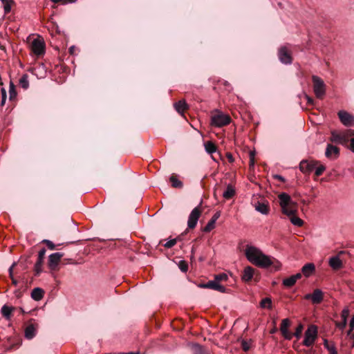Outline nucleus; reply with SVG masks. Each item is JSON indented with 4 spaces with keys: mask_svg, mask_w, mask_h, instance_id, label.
I'll return each mask as SVG.
<instances>
[{
    "mask_svg": "<svg viewBox=\"0 0 354 354\" xmlns=\"http://www.w3.org/2000/svg\"><path fill=\"white\" fill-rule=\"evenodd\" d=\"M248 260L260 268H266L274 264L273 259L263 254L259 248L248 245L245 250Z\"/></svg>",
    "mask_w": 354,
    "mask_h": 354,
    "instance_id": "obj_1",
    "label": "nucleus"
},
{
    "mask_svg": "<svg viewBox=\"0 0 354 354\" xmlns=\"http://www.w3.org/2000/svg\"><path fill=\"white\" fill-rule=\"evenodd\" d=\"M279 205L281 207L282 212L290 216L296 215L297 213V203L293 201L288 194L283 192L279 195Z\"/></svg>",
    "mask_w": 354,
    "mask_h": 354,
    "instance_id": "obj_2",
    "label": "nucleus"
},
{
    "mask_svg": "<svg viewBox=\"0 0 354 354\" xmlns=\"http://www.w3.org/2000/svg\"><path fill=\"white\" fill-rule=\"evenodd\" d=\"M354 135V130L346 129L343 131H331L330 140L336 144L346 145L349 142L350 137Z\"/></svg>",
    "mask_w": 354,
    "mask_h": 354,
    "instance_id": "obj_3",
    "label": "nucleus"
},
{
    "mask_svg": "<svg viewBox=\"0 0 354 354\" xmlns=\"http://www.w3.org/2000/svg\"><path fill=\"white\" fill-rule=\"evenodd\" d=\"M231 118L227 114H225L218 110H214L211 115V125L216 127H222L229 124Z\"/></svg>",
    "mask_w": 354,
    "mask_h": 354,
    "instance_id": "obj_4",
    "label": "nucleus"
},
{
    "mask_svg": "<svg viewBox=\"0 0 354 354\" xmlns=\"http://www.w3.org/2000/svg\"><path fill=\"white\" fill-rule=\"evenodd\" d=\"M312 80L315 96L319 99L323 98L326 94V84L324 81L317 75H313Z\"/></svg>",
    "mask_w": 354,
    "mask_h": 354,
    "instance_id": "obj_5",
    "label": "nucleus"
},
{
    "mask_svg": "<svg viewBox=\"0 0 354 354\" xmlns=\"http://www.w3.org/2000/svg\"><path fill=\"white\" fill-rule=\"evenodd\" d=\"M317 337V327L310 325L305 332L303 344L307 347L311 346Z\"/></svg>",
    "mask_w": 354,
    "mask_h": 354,
    "instance_id": "obj_6",
    "label": "nucleus"
},
{
    "mask_svg": "<svg viewBox=\"0 0 354 354\" xmlns=\"http://www.w3.org/2000/svg\"><path fill=\"white\" fill-rule=\"evenodd\" d=\"M201 214V209L200 207H196L190 213L188 221H187V226L189 229H194L198 221V218Z\"/></svg>",
    "mask_w": 354,
    "mask_h": 354,
    "instance_id": "obj_7",
    "label": "nucleus"
},
{
    "mask_svg": "<svg viewBox=\"0 0 354 354\" xmlns=\"http://www.w3.org/2000/svg\"><path fill=\"white\" fill-rule=\"evenodd\" d=\"M317 165H319V162L317 160H303L299 164V169L304 174H310Z\"/></svg>",
    "mask_w": 354,
    "mask_h": 354,
    "instance_id": "obj_8",
    "label": "nucleus"
},
{
    "mask_svg": "<svg viewBox=\"0 0 354 354\" xmlns=\"http://www.w3.org/2000/svg\"><path fill=\"white\" fill-rule=\"evenodd\" d=\"M278 56L281 63L284 64H290L292 63V57L286 46H282L279 48Z\"/></svg>",
    "mask_w": 354,
    "mask_h": 354,
    "instance_id": "obj_9",
    "label": "nucleus"
},
{
    "mask_svg": "<svg viewBox=\"0 0 354 354\" xmlns=\"http://www.w3.org/2000/svg\"><path fill=\"white\" fill-rule=\"evenodd\" d=\"M31 50L36 55H41L44 53L45 44L40 39H35L31 44Z\"/></svg>",
    "mask_w": 354,
    "mask_h": 354,
    "instance_id": "obj_10",
    "label": "nucleus"
},
{
    "mask_svg": "<svg viewBox=\"0 0 354 354\" xmlns=\"http://www.w3.org/2000/svg\"><path fill=\"white\" fill-rule=\"evenodd\" d=\"M306 299H310L313 304H320L324 299V293L320 289L314 290L312 294H307L305 295Z\"/></svg>",
    "mask_w": 354,
    "mask_h": 354,
    "instance_id": "obj_11",
    "label": "nucleus"
},
{
    "mask_svg": "<svg viewBox=\"0 0 354 354\" xmlns=\"http://www.w3.org/2000/svg\"><path fill=\"white\" fill-rule=\"evenodd\" d=\"M290 326V321L286 318L283 319L281 321V326H280V331L284 337V339L287 340H290L293 335L288 330V328Z\"/></svg>",
    "mask_w": 354,
    "mask_h": 354,
    "instance_id": "obj_12",
    "label": "nucleus"
},
{
    "mask_svg": "<svg viewBox=\"0 0 354 354\" xmlns=\"http://www.w3.org/2000/svg\"><path fill=\"white\" fill-rule=\"evenodd\" d=\"M338 116L341 122L345 126H352L354 124V117L346 111H339Z\"/></svg>",
    "mask_w": 354,
    "mask_h": 354,
    "instance_id": "obj_13",
    "label": "nucleus"
},
{
    "mask_svg": "<svg viewBox=\"0 0 354 354\" xmlns=\"http://www.w3.org/2000/svg\"><path fill=\"white\" fill-rule=\"evenodd\" d=\"M63 257V254L55 252L50 254L48 257V267L50 270H54L57 268L60 259Z\"/></svg>",
    "mask_w": 354,
    "mask_h": 354,
    "instance_id": "obj_14",
    "label": "nucleus"
},
{
    "mask_svg": "<svg viewBox=\"0 0 354 354\" xmlns=\"http://www.w3.org/2000/svg\"><path fill=\"white\" fill-rule=\"evenodd\" d=\"M200 287L203 288H209L217 290L220 292H225V288L221 285L218 281L216 280L209 281L206 283H203L200 285Z\"/></svg>",
    "mask_w": 354,
    "mask_h": 354,
    "instance_id": "obj_15",
    "label": "nucleus"
},
{
    "mask_svg": "<svg viewBox=\"0 0 354 354\" xmlns=\"http://www.w3.org/2000/svg\"><path fill=\"white\" fill-rule=\"evenodd\" d=\"M339 154V149L334 146L331 144H328L326 151H325V156L326 158L330 159H335L338 157Z\"/></svg>",
    "mask_w": 354,
    "mask_h": 354,
    "instance_id": "obj_16",
    "label": "nucleus"
},
{
    "mask_svg": "<svg viewBox=\"0 0 354 354\" xmlns=\"http://www.w3.org/2000/svg\"><path fill=\"white\" fill-rule=\"evenodd\" d=\"M45 254H46V249L45 248L41 249L38 254L37 261L35 265V270L37 274L41 272V268H42V265L44 263Z\"/></svg>",
    "mask_w": 354,
    "mask_h": 354,
    "instance_id": "obj_17",
    "label": "nucleus"
},
{
    "mask_svg": "<svg viewBox=\"0 0 354 354\" xmlns=\"http://www.w3.org/2000/svg\"><path fill=\"white\" fill-rule=\"evenodd\" d=\"M349 309L348 307H345L341 314L342 317V322H337L336 326L339 328L340 330H344L347 324V318L349 316Z\"/></svg>",
    "mask_w": 354,
    "mask_h": 354,
    "instance_id": "obj_18",
    "label": "nucleus"
},
{
    "mask_svg": "<svg viewBox=\"0 0 354 354\" xmlns=\"http://www.w3.org/2000/svg\"><path fill=\"white\" fill-rule=\"evenodd\" d=\"M328 264L334 270H339L343 267L342 261L340 259L339 255L330 257L328 260Z\"/></svg>",
    "mask_w": 354,
    "mask_h": 354,
    "instance_id": "obj_19",
    "label": "nucleus"
},
{
    "mask_svg": "<svg viewBox=\"0 0 354 354\" xmlns=\"http://www.w3.org/2000/svg\"><path fill=\"white\" fill-rule=\"evenodd\" d=\"M254 207L257 212L261 213L262 214H265V215L268 214L269 211H270V208H269L268 202H263V203L257 202L255 204Z\"/></svg>",
    "mask_w": 354,
    "mask_h": 354,
    "instance_id": "obj_20",
    "label": "nucleus"
},
{
    "mask_svg": "<svg viewBox=\"0 0 354 354\" xmlns=\"http://www.w3.org/2000/svg\"><path fill=\"white\" fill-rule=\"evenodd\" d=\"M220 217V212H216L212 217V218L209 221L207 224L204 228V231L205 232H210L212 230H213L215 227V223L218 220V218Z\"/></svg>",
    "mask_w": 354,
    "mask_h": 354,
    "instance_id": "obj_21",
    "label": "nucleus"
},
{
    "mask_svg": "<svg viewBox=\"0 0 354 354\" xmlns=\"http://www.w3.org/2000/svg\"><path fill=\"white\" fill-rule=\"evenodd\" d=\"M25 337L28 339H32L37 333V328L34 324H29L25 328Z\"/></svg>",
    "mask_w": 354,
    "mask_h": 354,
    "instance_id": "obj_22",
    "label": "nucleus"
},
{
    "mask_svg": "<svg viewBox=\"0 0 354 354\" xmlns=\"http://www.w3.org/2000/svg\"><path fill=\"white\" fill-rule=\"evenodd\" d=\"M254 272V270L252 267H245L242 274V279L245 281H250L253 277Z\"/></svg>",
    "mask_w": 354,
    "mask_h": 354,
    "instance_id": "obj_23",
    "label": "nucleus"
},
{
    "mask_svg": "<svg viewBox=\"0 0 354 354\" xmlns=\"http://www.w3.org/2000/svg\"><path fill=\"white\" fill-rule=\"evenodd\" d=\"M315 269V265L312 263H306L302 267L301 272L306 277L311 275Z\"/></svg>",
    "mask_w": 354,
    "mask_h": 354,
    "instance_id": "obj_24",
    "label": "nucleus"
},
{
    "mask_svg": "<svg viewBox=\"0 0 354 354\" xmlns=\"http://www.w3.org/2000/svg\"><path fill=\"white\" fill-rule=\"evenodd\" d=\"M32 298L35 301H39L44 297V290L39 288H35L31 292Z\"/></svg>",
    "mask_w": 354,
    "mask_h": 354,
    "instance_id": "obj_25",
    "label": "nucleus"
},
{
    "mask_svg": "<svg viewBox=\"0 0 354 354\" xmlns=\"http://www.w3.org/2000/svg\"><path fill=\"white\" fill-rule=\"evenodd\" d=\"M174 107L178 113L182 114L187 109V104L185 100H180L174 104Z\"/></svg>",
    "mask_w": 354,
    "mask_h": 354,
    "instance_id": "obj_26",
    "label": "nucleus"
},
{
    "mask_svg": "<svg viewBox=\"0 0 354 354\" xmlns=\"http://www.w3.org/2000/svg\"><path fill=\"white\" fill-rule=\"evenodd\" d=\"M205 149L209 154H212L217 151V147L212 141H207L204 144Z\"/></svg>",
    "mask_w": 354,
    "mask_h": 354,
    "instance_id": "obj_27",
    "label": "nucleus"
},
{
    "mask_svg": "<svg viewBox=\"0 0 354 354\" xmlns=\"http://www.w3.org/2000/svg\"><path fill=\"white\" fill-rule=\"evenodd\" d=\"M234 195H235L234 188L232 185H228L226 190L223 194V198H225V199H230Z\"/></svg>",
    "mask_w": 354,
    "mask_h": 354,
    "instance_id": "obj_28",
    "label": "nucleus"
},
{
    "mask_svg": "<svg viewBox=\"0 0 354 354\" xmlns=\"http://www.w3.org/2000/svg\"><path fill=\"white\" fill-rule=\"evenodd\" d=\"M169 180L171 183V186L174 188H180L183 187V183L179 180L174 175H172L170 177Z\"/></svg>",
    "mask_w": 354,
    "mask_h": 354,
    "instance_id": "obj_29",
    "label": "nucleus"
},
{
    "mask_svg": "<svg viewBox=\"0 0 354 354\" xmlns=\"http://www.w3.org/2000/svg\"><path fill=\"white\" fill-rule=\"evenodd\" d=\"M260 306L263 308H272V300L270 297H266L261 301Z\"/></svg>",
    "mask_w": 354,
    "mask_h": 354,
    "instance_id": "obj_30",
    "label": "nucleus"
},
{
    "mask_svg": "<svg viewBox=\"0 0 354 354\" xmlns=\"http://www.w3.org/2000/svg\"><path fill=\"white\" fill-rule=\"evenodd\" d=\"M290 219L292 224L295 226L301 227L304 224L303 220L298 216H296V215H291Z\"/></svg>",
    "mask_w": 354,
    "mask_h": 354,
    "instance_id": "obj_31",
    "label": "nucleus"
},
{
    "mask_svg": "<svg viewBox=\"0 0 354 354\" xmlns=\"http://www.w3.org/2000/svg\"><path fill=\"white\" fill-rule=\"evenodd\" d=\"M19 85L24 89H27L29 86V82L27 75H23L19 79Z\"/></svg>",
    "mask_w": 354,
    "mask_h": 354,
    "instance_id": "obj_32",
    "label": "nucleus"
},
{
    "mask_svg": "<svg viewBox=\"0 0 354 354\" xmlns=\"http://www.w3.org/2000/svg\"><path fill=\"white\" fill-rule=\"evenodd\" d=\"M193 354H207L203 348L199 344H194L192 346Z\"/></svg>",
    "mask_w": 354,
    "mask_h": 354,
    "instance_id": "obj_33",
    "label": "nucleus"
},
{
    "mask_svg": "<svg viewBox=\"0 0 354 354\" xmlns=\"http://www.w3.org/2000/svg\"><path fill=\"white\" fill-rule=\"evenodd\" d=\"M295 283L296 281L292 276L283 280V284L286 287H292Z\"/></svg>",
    "mask_w": 354,
    "mask_h": 354,
    "instance_id": "obj_34",
    "label": "nucleus"
},
{
    "mask_svg": "<svg viewBox=\"0 0 354 354\" xmlns=\"http://www.w3.org/2000/svg\"><path fill=\"white\" fill-rule=\"evenodd\" d=\"M304 329V326L302 324H299L295 329L294 333H292L293 336L296 337L297 339H299L301 336Z\"/></svg>",
    "mask_w": 354,
    "mask_h": 354,
    "instance_id": "obj_35",
    "label": "nucleus"
},
{
    "mask_svg": "<svg viewBox=\"0 0 354 354\" xmlns=\"http://www.w3.org/2000/svg\"><path fill=\"white\" fill-rule=\"evenodd\" d=\"M11 312H12V308H10L9 306H7L5 305L1 308V313L7 319H8L10 317Z\"/></svg>",
    "mask_w": 354,
    "mask_h": 354,
    "instance_id": "obj_36",
    "label": "nucleus"
},
{
    "mask_svg": "<svg viewBox=\"0 0 354 354\" xmlns=\"http://www.w3.org/2000/svg\"><path fill=\"white\" fill-rule=\"evenodd\" d=\"M315 174L316 176H321L323 172L325 171L326 169V167L324 165H317L316 166V167L315 168Z\"/></svg>",
    "mask_w": 354,
    "mask_h": 354,
    "instance_id": "obj_37",
    "label": "nucleus"
},
{
    "mask_svg": "<svg viewBox=\"0 0 354 354\" xmlns=\"http://www.w3.org/2000/svg\"><path fill=\"white\" fill-rule=\"evenodd\" d=\"M227 279V275L225 273H221L218 274H216L214 277V280L218 281L219 283L221 281H226Z\"/></svg>",
    "mask_w": 354,
    "mask_h": 354,
    "instance_id": "obj_38",
    "label": "nucleus"
},
{
    "mask_svg": "<svg viewBox=\"0 0 354 354\" xmlns=\"http://www.w3.org/2000/svg\"><path fill=\"white\" fill-rule=\"evenodd\" d=\"M9 93H10V99H12L13 97H15V96L17 95V93H16L15 89V85H14V84L12 82H10Z\"/></svg>",
    "mask_w": 354,
    "mask_h": 354,
    "instance_id": "obj_39",
    "label": "nucleus"
},
{
    "mask_svg": "<svg viewBox=\"0 0 354 354\" xmlns=\"http://www.w3.org/2000/svg\"><path fill=\"white\" fill-rule=\"evenodd\" d=\"M1 2L3 5V10H4L5 14L9 13L11 10V8H12V5L8 3H6V0H4L3 1H1Z\"/></svg>",
    "mask_w": 354,
    "mask_h": 354,
    "instance_id": "obj_40",
    "label": "nucleus"
},
{
    "mask_svg": "<svg viewBox=\"0 0 354 354\" xmlns=\"http://www.w3.org/2000/svg\"><path fill=\"white\" fill-rule=\"evenodd\" d=\"M179 268L181 271L185 272L188 270L187 263L185 261H180L178 264Z\"/></svg>",
    "mask_w": 354,
    "mask_h": 354,
    "instance_id": "obj_41",
    "label": "nucleus"
},
{
    "mask_svg": "<svg viewBox=\"0 0 354 354\" xmlns=\"http://www.w3.org/2000/svg\"><path fill=\"white\" fill-rule=\"evenodd\" d=\"M176 243V239H171L168 241H167L165 243L163 244V245L167 248H172L175 244Z\"/></svg>",
    "mask_w": 354,
    "mask_h": 354,
    "instance_id": "obj_42",
    "label": "nucleus"
},
{
    "mask_svg": "<svg viewBox=\"0 0 354 354\" xmlns=\"http://www.w3.org/2000/svg\"><path fill=\"white\" fill-rule=\"evenodd\" d=\"M42 242L44 243L50 250H54L55 248V244L51 241L44 239Z\"/></svg>",
    "mask_w": 354,
    "mask_h": 354,
    "instance_id": "obj_43",
    "label": "nucleus"
},
{
    "mask_svg": "<svg viewBox=\"0 0 354 354\" xmlns=\"http://www.w3.org/2000/svg\"><path fill=\"white\" fill-rule=\"evenodd\" d=\"M326 348L330 354L337 352L334 343H330Z\"/></svg>",
    "mask_w": 354,
    "mask_h": 354,
    "instance_id": "obj_44",
    "label": "nucleus"
},
{
    "mask_svg": "<svg viewBox=\"0 0 354 354\" xmlns=\"http://www.w3.org/2000/svg\"><path fill=\"white\" fill-rule=\"evenodd\" d=\"M15 263H13L12 265V266L9 268V274H10V276L12 279V283H14L15 285H17V281L16 279H14L13 277V275H12V269H13V267L15 266Z\"/></svg>",
    "mask_w": 354,
    "mask_h": 354,
    "instance_id": "obj_45",
    "label": "nucleus"
},
{
    "mask_svg": "<svg viewBox=\"0 0 354 354\" xmlns=\"http://www.w3.org/2000/svg\"><path fill=\"white\" fill-rule=\"evenodd\" d=\"M50 1L55 3L62 2L64 4L75 2V0H50Z\"/></svg>",
    "mask_w": 354,
    "mask_h": 354,
    "instance_id": "obj_46",
    "label": "nucleus"
},
{
    "mask_svg": "<svg viewBox=\"0 0 354 354\" xmlns=\"http://www.w3.org/2000/svg\"><path fill=\"white\" fill-rule=\"evenodd\" d=\"M1 95H2L1 104H3L6 100V89L3 88H1Z\"/></svg>",
    "mask_w": 354,
    "mask_h": 354,
    "instance_id": "obj_47",
    "label": "nucleus"
},
{
    "mask_svg": "<svg viewBox=\"0 0 354 354\" xmlns=\"http://www.w3.org/2000/svg\"><path fill=\"white\" fill-rule=\"evenodd\" d=\"M349 142H351L350 149L354 152V135L350 137Z\"/></svg>",
    "mask_w": 354,
    "mask_h": 354,
    "instance_id": "obj_48",
    "label": "nucleus"
},
{
    "mask_svg": "<svg viewBox=\"0 0 354 354\" xmlns=\"http://www.w3.org/2000/svg\"><path fill=\"white\" fill-rule=\"evenodd\" d=\"M306 100H307V103L309 104V105H313V103H314V100L310 97V96L308 95H306L305 96Z\"/></svg>",
    "mask_w": 354,
    "mask_h": 354,
    "instance_id": "obj_49",
    "label": "nucleus"
},
{
    "mask_svg": "<svg viewBox=\"0 0 354 354\" xmlns=\"http://www.w3.org/2000/svg\"><path fill=\"white\" fill-rule=\"evenodd\" d=\"M226 157L230 162H233L234 161L233 156L231 153H227Z\"/></svg>",
    "mask_w": 354,
    "mask_h": 354,
    "instance_id": "obj_50",
    "label": "nucleus"
},
{
    "mask_svg": "<svg viewBox=\"0 0 354 354\" xmlns=\"http://www.w3.org/2000/svg\"><path fill=\"white\" fill-rule=\"evenodd\" d=\"M242 347H243V349L245 351L249 350V348H250L249 345L248 344V343L246 342H242Z\"/></svg>",
    "mask_w": 354,
    "mask_h": 354,
    "instance_id": "obj_51",
    "label": "nucleus"
},
{
    "mask_svg": "<svg viewBox=\"0 0 354 354\" xmlns=\"http://www.w3.org/2000/svg\"><path fill=\"white\" fill-rule=\"evenodd\" d=\"M351 330H353L354 329V315L351 319L350 324H349Z\"/></svg>",
    "mask_w": 354,
    "mask_h": 354,
    "instance_id": "obj_52",
    "label": "nucleus"
},
{
    "mask_svg": "<svg viewBox=\"0 0 354 354\" xmlns=\"http://www.w3.org/2000/svg\"><path fill=\"white\" fill-rule=\"evenodd\" d=\"M254 153L251 151L250 152V165H254Z\"/></svg>",
    "mask_w": 354,
    "mask_h": 354,
    "instance_id": "obj_53",
    "label": "nucleus"
},
{
    "mask_svg": "<svg viewBox=\"0 0 354 354\" xmlns=\"http://www.w3.org/2000/svg\"><path fill=\"white\" fill-rule=\"evenodd\" d=\"M292 277L295 279V281H297L301 277V274L297 273L296 274L292 275Z\"/></svg>",
    "mask_w": 354,
    "mask_h": 354,
    "instance_id": "obj_54",
    "label": "nucleus"
},
{
    "mask_svg": "<svg viewBox=\"0 0 354 354\" xmlns=\"http://www.w3.org/2000/svg\"><path fill=\"white\" fill-rule=\"evenodd\" d=\"M330 344L328 342V341L326 339H324V346L325 348L328 347V345Z\"/></svg>",
    "mask_w": 354,
    "mask_h": 354,
    "instance_id": "obj_55",
    "label": "nucleus"
},
{
    "mask_svg": "<svg viewBox=\"0 0 354 354\" xmlns=\"http://www.w3.org/2000/svg\"><path fill=\"white\" fill-rule=\"evenodd\" d=\"M139 352H129V353H122L120 354H139Z\"/></svg>",
    "mask_w": 354,
    "mask_h": 354,
    "instance_id": "obj_56",
    "label": "nucleus"
},
{
    "mask_svg": "<svg viewBox=\"0 0 354 354\" xmlns=\"http://www.w3.org/2000/svg\"><path fill=\"white\" fill-rule=\"evenodd\" d=\"M6 3H8L11 5H13L15 3V1L14 0H6Z\"/></svg>",
    "mask_w": 354,
    "mask_h": 354,
    "instance_id": "obj_57",
    "label": "nucleus"
},
{
    "mask_svg": "<svg viewBox=\"0 0 354 354\" xmlns=\"http://www.w3.org/2000/svg\"><path fill=\"white\" fill-rule=\"evenodd\" d=\"M275 178H277V179H279L281 181L284 180L282 176H276Z\"/></svg>",
    "mask_w": 354,
    "mask_h": 354,
    "instance_id": "obj_58",
    "label": "nucleus"
},
{
    "mask_svg": "<svg viewBox=\"0 0 354 354\" xmlns=\"http://www.w3.org/2000/svg\"><path fill=\"white\" fill-rule=\"evenodd\" d=\"M75 49V47L74 46H71L70 48H69V51L71 54L73 53V50Z\"/></svg>",
    "mask_w": 354,
    "mask_h": 354,
    "instance_id": "obj_59",
    "label": "nucleus"
},
{
    "mask_svg": "<svg viewBox=\"0 0 354 354\" xmlns=\"http://www.w3.org/2000/svg\"><path fill=\"white\" fill-rule=\"evenodd\" d=\"M212 160H214V161H216V160L214 158V157L213 156H212Z\"/></svg>",
    "mask_w": 354,
    "mask_h": 354,
    "instance_id": "obj_60",
    "label": "nucleus"
},
{
    "mask_svg": "<svg viewBox=\"0 0 354 354\" xmlns=\"http://www.w3.org/2000/svg\"><path fill=\"white\" fill-rule=\"evenodd\" d=\"M352 330L351 329L348 331V335H350Z\"/></svg>",
    "mask_w": 354,
    "mask_h": 354,
    "instance_id": "obj_61",
    "label": "nucleus"
},
{
    "mask_svg": "<svg viewBox=\"0 0 354 354\" xmlns=\"http://www.w3.org/2000/svg\"><path fill=\"white\" fill-rule=\"evenodd\" d=\"M275 331V329H273L271 333H274Z\"/></svg>",
    "mask_w": 354,
    "mask_h": 354,
    "instance_id": "obj_62",
    "label": "nucleus"
},
{
    "mask_svg": "<svg viewBox=\"0 0 354 354\" xmlns=\"http://www.w3.org/2000/svg\"><path fill=\"white\" fill-rule=\"evenodd\" d=\"M4 0H1V1H3Z\"/></svg>",
    "mask_w": 354,
    "mask_h": 354,
    "instance_id": "obj_63",
    "label": "nucleus"
}]
</instances>
